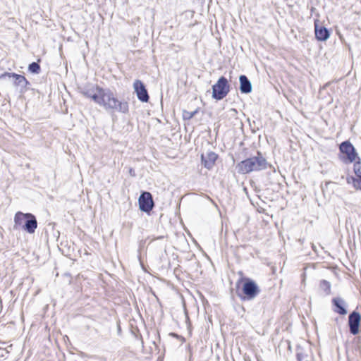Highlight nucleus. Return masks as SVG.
<instances>
[{
    "instance_id": "obj_9",
    "label": "nucleus",
    "mask_w": 361,
    "mask_h": 361,
    "mask_svg": "<svg viewBox=\"0 0 361 361\" xmlns=\"http://www.w3.org/2000/svg\"><path fill=\"white\" fill-rule=\"evenodd\" d=\"M360 314L354 310L348 316V326L350 334L357 335L359 333V326L360 323Z\"/></svg>"
},
{
    "instance_id": "obj_2",
    "label": "nucleus",
    "mask_w": 361,
    "mask_h": 361,
    "mask_svg": "<svg viewBox=\"0 0 361 361\" xmlns=\"http://www.w3.org/2000/svg\"><path fill=\"white\" fill-rule=\"evenodd\" d=\"M269 169L275 175L274 178H279V176L284 178L281 173L276 170V168L269 164L264 154L260 151H257L256 155L246 158L240 161L235 166V170L238 173L247 174L252 171H259Z\"/></svg>"
},
{
    "instance_id": "obj_24",
    "label": "nucleus",
    "mask_w": 361,
    "mask_h": 361,
    "mask_svg": "<svg viewBox=\"0 0 361 361\" xmlns=\"http://www.w3.org/2000/svg\"><path fill=\"white\" fill-rule=\"evenodd\" d=\"M348 183H351V182H347ZM353 186L355 190H361V182H352Z\"/></svg>"
},
{
    "instance_id": "obj_34",
    "label": "nucleus",
    "mask_w": 361,
    "mask_h": 361,
    "mask_svg": "<svg viewBox=\"0 0 361 361\" xmlns=\"http://www.w3.org/2000/svg\"><path fill=\"white\" fill-rule=\"evenodd\" d=\"M163 238V236H159L157 238V239H162Z\"/></svg>"
},
{
    "instance_id": "obj_20",
    "label": "nucleus",
    "mask_w": 361,
    "mask_h": 361,
    "mask_svg": "<svg viewBox=\"0 0 361 361\" xmlns=\"http://www.w3.org/2000/svg\"><path fill=\"white\" fill-rule=\"evenodd\" d=\"M197 112H198L197 109H196L193 111H184L183 114V118L185 120H190L192 118H193Z\"/></svg>"
},
{
    "instance_id": "obj_6",
    "label": "nucleus",
    "mask_w": 361,
    "mask_h": 361,
    "mask_svg": "<svg viewBox=\"0 0 361 361\" xmlns=\"http://www.w3.org/2000/svg\"><path fill=\"white\" fill-rule=\"evenodd\" d=\"M212 97L216 101H220L224 99L231 90V85L228 79L224 76H221L216 82L212 86Z\"/></svg>"
},
{
    "instance_id": "obj_31",
    "label": "nucleus",
    "mask_w": 361,
    "mask_h": 361,
    "mask_svg": "<svg viewBox=\"0 0 361 361\" xmlns=\"http://www.w3.org/2000/svg\"><path fill=\"white\" fill-rule=\"evenodd\" d=\"M311 4H312V1H311ZM310 10H311L312 13L313 12H314L315 7L313 6V4H312V6H311Z\"/></svg>"
},
{
    "instance_id": "obj_33",
    "label": "nucleus",
    "mask_w": 361,
    "mask_h": 361,
    "mask_svg": "<svg viewBox=\"0 0 361 361\" xmlns=\"http://www.w3.org/2000/svg\"><path fill=\"white\" fill-rule=\"evenodd\" d=\"M312 247L313 251L316 252L317 246L314 243L312 244Z\"/></svg>"
},
{
    "instance_id": "obj_8",
    "label": "nucleus",
    "mask_w": 361,
    "mask_h": 361,
    "mask_svg": "<svg viewBox=\"0 0 361 361\" xmlns=\"http://www.w3.org/2000/svg\"><path fill=\"white\" fill-rule=\"evenodd\" d=\"M134 93L137 99L143 103H147L149 100V95L145 83L140 80H135L133 82Z\"/></svg>"
},
{
    "instance_id": "obj_21",
    "label": "nucleus",
    "mask_w": 361,
    "mask_h": 361,
    "mask_svg": "<svg viewBox=\"0 0 361 361\" xmlns=\"http://www.w3.org/2000/svg\"><path fill=\"white\" fill-rule=\"evenodd\" d=\"M30 85H31L30 82L25 78L23 81L21 89L20 90V93L25 92L27 90H28L30 88Z\"/></svg>"
},
{
    "instance_id": "obj_17",
    "label": "nucleus",
    "mask_w": 361,
    "mask_h": 361,
    "mask_svg": "<svg viewBox=\"0 0 361 361\" xmlns=\"http://www.w3.org/2000/svg\"><path fill=\"white\" fill-rule=\"evenodd\" d=\"M27 70L30 73L39 74L41 71V67L38 61H34L29 64Z\"/></svg>"
},
{
    "instance_id": "obj_22",
    "label": "nucleus",
    "mask_w": 361,
    "mask_h": 361,
    "mask_svg": "<svg viewBox=\"0 0 361 361\" xmlns=\"http://www.w3.org/2000/svg\"><path fill=\"white\" fill-rule=\"evenodd\" d=\"M283 183L282 184L280 182H274V185H275V188L272 189V190H279V189H282L283 188L286 187V186H288V182L286 181H284L283 182Z\"/></svg>"
},
{
    "instance_id": "obj_32",
    "label": "nucleus",
    "mask_w": 361,
    "mask_h": 361,
    "mask_svg": "<svg viewBox=\"0 0 361 361\" xmlns=\"http://www.w3.org/2000/svg\"><path fill=\"white\" fill-rule=\"evenodd\" d=\"M243 184H244V182H242L243 190L245 191V192L246 194H247V188L245 186H244Z\"/></svg>"
},
{
    "instance_id": "obj_7",
    "label": "nucleus",
    "mask_w": 361,
    "mask_h": 361,
    "mask_svg": "<svg viewBox=\"0 0 361 361\" xmlns=\"http://www.w3.org/2000/svg\"><path fill=\"white\" fill-rule=\"evenodd\" d=\"M154 206L152 195L148 191H141L138 198L139 209L147 215H150Z\"/></svg>"
},
{
    "instance_id": "obj_12",
    "label": "nucleus",
    "mask_w": 361,
    "mask_h": 361,
    "mask_svg": "<svg viewBox=\"0 0 361 361\" xmlns=\"http://www.w3.org/2000/svg\"><path fill=\"white\" fill-rule=\"evenodd\" d=\"M331 302L333 305V310L336 313H338L340 315H345L348 313L346 309L347 305L343 298L340 297H336L332 299Z\"/></svg>"
},
{
    "instance_id": "obj_29",
    "label": "nucleus",
    "mask_w": 361,
    "mask_h": 361,
    "mask_svg": "<svg viewBox=\"0 0 361 361\" xmlns=\"http://www.w3.org/2000/svg\"><path fill=\"white\" fill-rule=\"evenodd\" d=\"M313 24H314V33L316 36V18H313Z\"/></svg>"
},
{
    "instance_id": "obj_4",
    "label": "nucleus",
    "mask_w": 361,
    "mask_h": 361,
    "mask_svg": "<svg viewBox=\"0 0 361 361\" xmlns=\"http://www.w3.org/2000/svg\"><path fill=\"white\" fill-rule=\"evenodd\" d=\"M37 227V218L33 214L23 213L20 211L15 214L13 226L15 230L21 228L27 233L32 234L35 232Z\"/></svg>"
},
{
    "instance_id": "obj_5",
    "label": "nucleus",
    "mask_w": 361,
    "mask_h": 361,
    "mask_svg": "<svg viewBox=\"0 0 361 361\" xmlns=\"http://www.w3.org/2000/svg\"><path fill=\"white\" fill-rule=\"evenodd\" d=\"M339 159L345 164H359L360 159L354 146L349 142H343L339 146Z\"/></svg>"
},
{
    "instance_id": "obj_30",
    "label": "nucleus",
    "mask_w": 361,
    "mask_h": 361,
    "mask_svg": "<svg viewBox=\"0 0 361 361\" xmlns=\"http://www.w3.org/2000/svg\"><path fill=\"white\" fill-rule=\"evenodd\" d=\"M238 274L240 276L239 278L247 277L246 276L244 275V274L242 271H239Z\"/></svg>"
},
{
    "instance_id": "obj_35",
    "label": "nucleus",
    "mask_w": 361,
    "mask_h": 361,
    "mask_svg": "<svg viewBox=\"0 0 361 361\" xmlns=\"http://www.w3.org/2000/svg\"><path fill=\"white\" fill-rule=\"evenodd\" d=\"M306 361H309V360H307Z\"/></svg>"
},
{
    "instance_id": "obj_26",
    "label": "nucleus",
    "mask_w": 361,
    "mask_h": 361,
    "mask_svg": "<svg viewBox=\"0 0 361 361\" xmlns=\"http://www.w3.org/2000/svg\"><path fill=\"white\" fill-rule=\"evenodd\" d=\"M305 357H307V355H304L301 353H297L296 354V357L298 361H302L305 358Z\"/></svg>"
},
{
    "instance_id": "obj_28",
    "label": "nucleus",
    "mask_w": 361,
    "mask_h": 361,
    "mask_svg": "<svg viewBox=\"0 0 361 361\" xmlns=\"http://www.w3.org/2000/svg\"><path fill=\"white\" fill-rule=\"evenodd\" d=\"M169 335L173 336V337L178 338H181V339L183 338V336L178 335L176 333H173H173H170Z\"/></svg>"
},
{
    "instance_id": "obj_16",
    "label": "nucleus",
    "mask_w": 361,
    "mask_h": 361,
    "mask_svg": "<svg viewBox=\"0 0 361 361\" xmlns=\"http://www.w3.org/2000/svg\"><path fill=\"white\" fill-rule=\"evenodd\" d=\"M331 283L326 280H321L319 282V288L324 292V295H329L331 293Z\"/></svg>"
},
{
    "instance_id": "obj_3",
    "label": "nucleus",
    "mask_w": 361,
    "mask_h": 361,
    "mask_svg": "<svg viewBox=\"0 0 361 361\" xmlns=\"http://www.w3.org/2000/svg\"><path fill=\"white\" fill-rule=\"evenodd\" d=\"M260 293L259 285L250 277L239 278L235 282V294L242 302L252 301Z\"/></svg>"
},
{
    "instance_id": "obj_15",
    "label": "nucleus",
    "mask_w": 361,
    "mask_h": 361,
    "mask_svg": "<svg viewBox=\"0 0 361 361\" xmlns=\"http://www.w3.org/2000/svg\"><path fill=\"white\" fill-rule=\"evenodd\" d=\"M316 268V264L315 263H310L305 264V267L303 268L304 271L302 274V281H305V278L307 275H314V271Z\"/></svg>"
},
{
    "instance_id": "obj_25",
    "label": "nucleus",
    "mask_w": 361,
    "mask_h": 361,
    "mask_svg": "<svg viewBox=\"0 0 361 361\" xmlns=\"http://www.w3.org/2000/svg\"><path fill=\"white\" fill-rule=\"evenodd\" d=\"M284 345V346H287V348L290 350L291 348V346H290V342L288 340H286L284 341H282L281 343H280V345Z\"/></svg>"
},
{
    "instance_id": "obj_23",
    "label": "nucleus",
    "mask_w": 361,
    "mask_h": 361,
    "mask_svg": "<svg viewBox=\"0 0 361 361\" xmlns=\"http://www.w3.org/2000/svg\"><path fill=\"white\" fill-rule=\"evenodd\" d=\"M355 173L361 180V166L359 164H354Z\"/></svg>"
},
{
    "instance_id": "obj_11",
    "label": "nucleus",
    "mask_w": 361,
    "mask_h": 361,
    "mask_svg": "<svg viewBox=\"0 0 361 361\" xmlns=\"http://www.w3.org/2000/svg\"><path fill=\"white\" fill-rule=\"evenodd\" d=\"M6 78H8L9 79L12 78L13 85L15 87H19L20 90L21 89L23 81L25 78L24 75L13 72H4L0 74V80L6 79Z\"/></svg>"
},
{
    "instance_id": "obj_19",
    "label": "nucleus",
    "mask_w": 361,
    "mask_h": 361,
    "mask_svg": "<svg viewBox=\"0 0 361 361\" xmlns=\"http://www.w3.org/2000/svg\"><path fill=\"white\" fill-rule=\"evenodd\" d=\"M249 184L251 185L252 188H254L255 191L257 192H261V190H262V185H261V184H257V183H262L264 185V186L267 185V184H264V182H254V181H252V182H248Z\"/></svg>"
},
{
    "instance_id": "obj_13",
    "label": "nucleus",
    "mask_w": 361,
    "mask_h": 361,
    "mask_svg": "<svg viewBox=\"0 0 361 361\" xmlns=\"http://www.w3.org/2000/svg\"><path fill=\"white\" fill-rule=\"evenodd\" d=\"M239 90L241 94H250L252 91V85L250 80L245 75L239 76Z\"/></svg>"
},
{
    "instance_id": "obj_14",
    "label": "nucleus",
    "mask_w": 361,
    "mask_h": 361,
    "mask_svg": "<svg viewBox=\"0 0 361 361\" xmlns=\"http://www.w3.org/2000/svg\"><path fill=\"white\" fill-rule=\"evenodd\" d=\"M59 250L64 256L71 259L72 254L75 251V244L73 241L62 242Z\"/></svg>"
},
{
    "instance_id": "obj_18",
    "label": "nucleus",
    "mask_w": 361,
    "mask_h": 361,
    "mask_svg": "<svg viewBox=\"0 0 361 361\" xmlns=\"http://www.w3.org/2000/svg\"><path fill=\"white\" fill-rule=\"evenodd\" d=\"M329 37V32L326 28L317 30V39L326 40Z\"/></svg>"
},
{
    "instance_id": "obj_10",
    "label": "nucleus",
    "mask_w": 361,
    "mask_h": 361,
    "mask_svg": "<svg viewBox=\"0 0 361 361\" xmlns=\"http://www.w3.org/2000/svg\"><path fill=\"white\" fill-rule=\"evenodd\" d=\"M218 158L219 155L212 151L203 152L200 155L201 164L207 169L213 168Z\"/></svg>"
},
{
    "instance_id": "obj_27",
    "label": "nucleus",
    "mask_w": 361,
    "mask_h": 361,
    "mask_svg": "<svg viewBox=\"0 0 361 361\" xmlns=\"http://www.w3.org/2000/svg\"><path fill=\"white\" fill-rule=\"evenodd\" d=\"M121 332H122V330H121V324H120V321H118L117 322V334H118V335L121 336Z\"/></svg>"
},
{
    "instance_id": "obj_1",
    "label": "nucleus",
    "mask_w": 361,
    "mask_h": 361,
    "mask_svg": "<svg viewBox=\"0 0 361 361\" xmlns=\"http://www.w3.org/2000/svg\"><path fill=\"white\" fill-rule=\"evenodd\" d=\"M80 92L86 98L104 107L106 111H117L126 114L129 112L128 102L119 100L109 88H103L98 85L87 84L79 87Z\"/></svg>"
}]
</instances>
